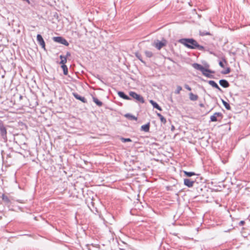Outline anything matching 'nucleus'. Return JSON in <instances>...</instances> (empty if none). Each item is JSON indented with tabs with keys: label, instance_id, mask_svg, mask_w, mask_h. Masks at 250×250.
<instances>
[{
	"label": "nucleus",
	"instance_id": "obj_37",
	"mask_svg": "<svg viewBox=\"0 0 250 250\" xmlns=\"http://www.w3.org/2000/svg\"><path fill=\"white\" fill-rule=\"evenodd\" d=\"M205 73H208V74H210V72H205Z\"/></svg>",
	"mask_w": 250,
	"mask_h": 250
},
{
	"label": "nucleus",
	"instance_id": "obj_35",
	"mask_svg": "<svg viewBox=\"0 0 250 250\" xmlns=\"http://www.w3.org/2000/svg\"><path fill=\"white\" fill-rule=\"evenodd\" d=\"M199 105H200V106H201V107H203V106H204V104H199Z\"/></svg>",
	"mask_w": 250,
	"mask_h": 250
},
{
	"label": "nucleus",
	"instance_id": "obj_32",
	"mask_svg": "<svg viewBox=\"0 0 250 250\" xmlns=\"http://www.w3.org/2000/svg\"><path fill=\"white\" fill-rule=\"evenodd\" d=\"M244 223H245L244 221H241L239 223V225L241 226L243 225L244 224Z\"/></svg>",
	"mask_w": 250,
	"mask_h": 250
},
{
	"label": "nucleus",
	"instance_id": "obj_4",
	"mask_svg": "<svg viewBox=\"0 0 250 250\" xmlns=\"http://www.w3.org/2000/svg\"><path fill=\"white\" fill-rule=\"evenodd\" d=\"M0 133L4 141H7V129L2 122H0Z\"/></svg>",
	"mask_w": 250,
	"mask_h": 250
},
{
	"label": "nucleus",
	"instance_id": "obj_7",
	"mask_svg": "<svg viewBox=\"0 0 250 250\" xmlns=\"http://www.w3.org/2000/svg\"><path fill=\"white\" fill-rule=\"evenodd\" d=\"M217 117H220L221 119L222 118V114L221 112H215L214 114L210 116L211 122H216L218 121Z\"/></svg>",
	"mask_w": 250,
	"mask_h": 250
},
{
	"label": "nucleus",
	"instance_id": "obj_10",
	"mask_svg": "<svg viewBox=\"0 0 250 250\" xmlns=\"http://www.w3.org/2000/svg\"><path fill=\"white\" fill-rule=\"evenodd\" d=\"M73 95L76 99L82 101L83 103H87V100L84 97L80 96L77 93H73Z\"/></svg>",
	"mask_w": 250,
	"mask_h": 250
},
{
	"label": "nucleus",
	"instance_id": "obj_13",
	"mask_svg": "<svg viewBox=\"0 0 250 250\" xmlns=\"http://www.w3.org/2000/svg\"><path fill=\"white\" fill-rule=\"evenodd\" d=\"M208 83L213 87L217 89L219 91H221V89L218 86V85L215 83V81L212 80H210L208 82Z\"/></svg>",
	"mask_w": 250,
	"mask_h": 250
},
{
	"label": "nucleus",
	"instance_id": "obj_29",
	"mask_svg": "<svg viewBox=\"0 0 250 250\" xmlns=\"http://www.w3.org/2000/svg\"><path fill=\"white\" fill-rule=\"evenodd\" d=\"M230 69L228 67L226 71L222 72V73L224 74H227L229 73L230 72Z\"/></svg>",
	"mask_w": 250,
	"mask_h": 250
},
{
	"label": "nucleus",
	"instance_id": "obj_33",
	"mask_svg": "<svg viewBox=\"0 0 250 250\" xmlns=\"http://www.w3.org/2000/svg\"><path fill=\"white\" fill-rule=\"evenodd\" d=\"M209 35V33L208 32H207V33H203V34H201V35L203 36V35Z\"/></svg>",
	"mask_w": 250,
	"mask_h": 250
},
{
	"label": "nucleus",
	"instance_id": "obj_39",
	"mask_svg": "<svg viewBox=\"0 0 250 250\" xmlns=\"http://www.w3.org/2000/svg\"><path fill=\"white\" fill-rule=\"evenodd\" d=\"M173 128H174V126H172V129H173Z\"/></svg>",
	"mask_w": 250,
	"mask_h": 250
},
{
	"label": "nucleus",
	"instance_id": "obj_24",
	"mask_svg": "<svg viewBox=\"0 0 250 250\" xmlns=\"http://www.w3.org/2000/svg\"><path fill=\"white\" fill-rule=\"evenodd\" d=\"M125 117L128 118L129 119H131V120H137V118L133 116V115H132L130 114H126L125 115Z\"/></svg>",
	"mask_w": 250,
	"mask_h": 250
},
{
	"label": "nucleus",
	"instance_id": "obj_28",
	"mask_svg": "<svg viewBox=\"0 0 250 250\" xmlns=\"http://www.w3.org/2000/svg\"><path fill=\"white\" fill-rule=\"evenodd\" d=\"M136 56L141 62H143L144 63H145V62L143 60L142 56L140 54H136Z\"/></svg>",
	"mask_w": 250,
	"mask_h": 250
},
{
	"label": "nucleus",
	"instance_id": "obj_15",
	"mask_svg": "<svg viewBox=\"0 0 250 250\" xmlns=\"http://www.w3.org/2000/svg\"><path fill=\"white\" fill-rule=\"evenodd\" d=\"M150 124L148 123L146 125H144L141 126V130H143L145 132H148L149 130Z\"/></svg>",
	"mask_w": 250,
	"mask_h": 250
},
{
	"label": "nucleus",
	"instance_id": "obj_27",
	"mask_svg": "<svg viewBox=\"0 0 250 250\" xmlns=\"http://www.w3.org/2000/svg\"><path fill=\"white\" fill-rule=\"evenodd\" d=\"M121 140L124 143L129 142L132 141V140L130 138H121Z\"/></svg>",
	"mask_w": 250,
	"mask_h": 250
},
{
	"label": "nucleus",
	"instance_id": "obj_38",
	"mask_svg": "<svg viewBox=\"0 0 250 250\" xmlns=\"http://www.w3.org/2000/svg\"><path fill=\"white\" fill-rule=\"evenodd\" d=\"M21 98H22V96H20V99H21Z\"/></svg>",
	"mask_w": 250,
	"mask_h": 250
},
{
	"label": "nucleus",
	"instance_id": "obj_5",
	"mask_svg": "<svg viewBox=\"0 0 250 250\" xmlns=\"http://www.w3.org/2000/svg\"><path fill=\"white\" fill-rule=\"evenodd\" d=\"M53 41L55 42L61 43L65 46H68L69 43L68 42L62 37H55L53 38Z\"/></svg>",
	"mask_w": 250,
	"mask_h": 250
},
{
	"label": "nucleus",
	"instance_id": "obj_17",
	"mask_svg": "<svg viewBox=\"0 0 250 250\" xmlns=\"http://www.w3.org/2000/svg\"><path fill=\"white\" fill-rule=\"evenodd\" d=\"M93 101L99 107L102 106L103 105V103L99 101L97 98L95 97H93Z\"/></svg>",
	"mask_w": 250,
	"mask_h": 250
},
{
	"label": "nucleus",
	"instance_id": "obj_21",
	"mask_svg": "<svg viewBox=\"0 0 250 250\" xmlns=\"http://www.w3.org/2000/svg\"><path fill=\"white\" fill-rule=\"evenodd\" d=\"M183 172H184V173L185 174V175L188 177H191L192 176L196 175L195 174V173H194L193 172H188L187 171H184Z\"/></svg>",
	"mask_w": 250,
	"mask_h": 250
},
{
	"label": "nucleus",
	"instance_id": "obj_36",
	"mask_svg": "<svg viewBox=\"0 0 250 250\" xmlns=\"http://www.w3.org/2000/svg\"><path fill=\"white\" fill-rule=\"evenodd\" d=\"M223 61H224V62L225 63H226V62H226V61L225 60V59H223Z\"/></svg>",
	"mask_w": 250,
	"mask_h": 250
},
{
	"label": "nucleus",
	"instance_id": "obj_11",
	"mask_svg": "<svg viewBox=\"0 0 250 250\" xmlns=\"http://www.w3.org/2000/svg\"><path fill=\"white\" fill-rule=\"evenodd\" d=\"M118 95L120 97H121L125 100H131V99L129 96L125 95L124 92L119 91V92H118Z\"/></svg>",
	"mask_w": 250,
	"mask_h": 250
},
{
	"label": "nucleus",
	"instance_id": "obj_16",
	"mask_svg": "<svg viewBox=\"0 0 250 250\" xmlns=\"http://www.w3.org/2000/svg\"><path fill=\"white\" fill-rule=\"evenodd\" d=\"M189 99L192 101H195L198 100V96L197 95H195L192 93H190L189 94Z\"/></svg>",
	"mask_w": 250,
	"mask_h": 250
},
{
	"label": "nucleus",
	"instance_id": "obj_8",
	"mask_svg": "<svg viewBox=\"0 0 250 250\" xmlns=\"http://www.w3.org/2000/svg\"><path fill=\"white\" fill-rule=\"evenodd\" d=\"M154 46H155L156 48H157L158 50H160L163 46L166 45V41L165 42H160L159 41H157L156 42H154L153 45Z\"/></svg>",
	"mask_w": 250,
	"mask_h": 250
},
{
	"label": "nucleus",
	"instance_id": "obj_19",
	"mask_svg": "<svg viewBox=\"0 0 250 250\" xmlns=\"http://www.w3.org/2000/svg\"><path fill=\"white\" fill-rule=\"evenodd\" d=\"M60 58L61 59V61L60 63L62 64V65H65V63L67 62L66 57L63 56L62 55H61L60 56Z\"/></svg>",
	"mask_w": 250,
	"mask_h": 250
},
{
	"label": "nucleus",
	"instance_id": "obj_12",
	"mask_svg": "<svg viewBox=\"0 0 250 250\" xmlns=\"http://www.w3.org/2000/svg\"><path fill=\"white\" fill-rule=\"evenodd\" d=\"M219 84L224 88H227L229 86V82L224 79L220 80L219 81Z\"/></svg>",
	"mask_w": 250,
	"mask_h": 250
},
{
	"label": "nucleus",
	"instance_id": "obj_3",
	"mask_svg": "<svg viewBox=\"0 0 250 250\" xmlns=\"http://www.w3.org/2000/svg\"><path fill=\"white\" fill-rule=\"evenodd\" d=\"M129 95L132 98L135 99L137 102H140V103L142 104L145 103L144 98L141 95L137 94V93L134 91H130L129 92Z\"/></svg>",
	"mask_w": 250,
	"mask_h": 250
},
{
	"label": "nucleus",
	"instance_id": "obj_22",
	"mask_svg": "<svg viewBox=\"0 0 250 250\" xmlns=\"http://www.w3.org/2000/svg\"><path fill=\"white\" fill-rule=\"evenodd\" d=\"M222 103L225 108L228 109L229 110L230 109V106L229 103H228L227 102L225 101L224 100H222Z\"/></svg>",
	"mask_w": 250,
	"mask_h": 250
},
{
	"label": "nucleus",
	"instance_id": "obj_18",
	"mask_svg": "<svg viewBox=\"0 0 250 250\" xmlns=\"http://www.w3.org/2000/svg\"><path fill=\"white\" fill-rule=\"evenodd\" d=\"M157 115L158 117H159L160 120H161V122L162 124H165L167 122V120L166 119V118L163 116H162L160 113H157Z\"/></svg>",
	"mask_w": 250,
	"mask_h": 250
},
{
	"label": "nucleus",
	"instance_id": "obj_30",
	"mask_svg": "<svg viewBox=\"0 0 250 250\" xmlns=\"http://www.w3.org/2000/svg\"><path fill=\"white\" fill-rule=\"evenodd\" d=\"M184 86H185V88H186L188 91H190L191 90V87L188 84H185Z\"/></svg>",
	"mask_w": 250,
	"mask_h": 250
},
{
	"label": "nucleus",
	"instance_id": "obj_23",
	"mask_svg": "<svg viewBox=\"0 0 250 250\" xmlns=\"http://www.w3.org/2000/svg\"><path fill=\"white\" fill-rule=\"evenodd\" d=\"M61 67H62V70H63V74L65 75H67V74H68V68H67V66L66 65H62Z\"/></svg>",
	"mask_w": 250,
	"mask_h": 250
},
{
	"label": "nucleus",
	"instance_id": "obj_9",
	"mask_svg": "<svg viewBox=\"0 0 250 250\" xmlns=\"http://www.w3.org/2000/svg\"><path fill=\"white\" fill-rule=\"evenodd\" d=\"M195 182V181L191 180L190 179H184V184L185 186H187L188 188H191L193 187V184Z\"/></svg>",
	"mask_w": 250,
	"mask_h": 250
},
{
	"label": "nucleus",
	"instance_id": "obj_31",
	"mask_svg": "<svg viewBox=\"0 0 250 250\" xmlns=\"http://www.w3.org/2000/svg\"><path fill=\"white\" fill-rule=\"evenodd\" d=\"M219 65L222 67V68H224L225 67V65L224 64V63L222 61H220L219 62Z\"/></svg>",
	"mask_w": 250,
	"mask_h": 250
},
{
	"label": "nucleus",
	"instance_id": "obj_25",
	"mask_svg": "<svg viewBox=\"0 0 250 250\" xmlns=\"http://www.w3.org/2000/svg\"><path fill=\"white\" fill-rule=\"evenodd\" d=\"M145 53V55H146V56L148 58H151L153 56V53L151 51H146Z\"/></svg>",
	"mask_w": 250,
	"mask_h": 250
},
{
	"label": "nucleus",
	"instance_id": "obj_20",
	"mask_svg": "<svg viewBox=\"0 0 250 250\" xmlns=\"http://www.w3.org/2000/svg\"><path fill=\"white\" fill-rule=\"evenodd\" d=\"M2 199L3 200V201L5 202L7 204H9L10 203V199H9V198L5 195L4 194H2Z\"/></svg>",
	"mask_w": 250,
	"mask_h": 250
},
{
	"label": "nucleus",
	"instance_id": "obj_2",
	"mask_svg": "<svg viewBox=\"0 0 250 250\" xmlns=\"http://www.w3.org/2000/svg\"><path fill=\"white\" fill-rule=\"evenodd\" d=\"M193 67L201 71L203 74V75L209 78H214L213 75L211 74H209L208 73H205V72H208L210 73H214V71H212L210 69H207L205 68L204 66H203L202 65L197 63H194L192 64Z\"/></svg>",
	"mask_w": 250,
	"mask_h": 250
},
{
	"label": "nucleus",
	"instance_id": "obj_14",
	"mask_svg": "<svg viewBox=\"0 0 250 250\" xmlns=\"http://www.w3.org/2000/svg\"><path fill=\"white\" fill-rule=\"evenodd\" d=\"M150 103L152 105L154 108L157 109L160 111H162V108L158 105V104L152 100H150Z\"/></svg>",
	"mask_w": 250,
	"mask_h": 250
},
{
	"label": "nucleus",
	"instance_id": "obj_1",
	"mask_svg": "<svg viewBox=\"0 0 250 250\" xmlns=\"http://www.w3.org/2000/svg\"><path fill=\"white\" fill-rule=\"evenodd\" d=\"M179 42L189 49H197L199 50H204V47L199 45L193 39L184 38L179 40Z\"/></svg>",
	"mask_w": 250,
	"mask_h": 250
},
{
	"label": "nucleus",
	"instance_id": "obj_34",
	"mask_svg": "<svg viewBox=\"0 0 250 250\" xmlns=\"http://www.w3.org/2000/svg\"><path fill=\"white\" fill-rule=\"evenodd\" d=\"M70 56V53L68 52H67L66 57H67V56Z\"/></svg>",
	"mask_w": 250,
	"mask_h": 250
},
{
	"label": "nucleus",
	"instance_id": "obj_26",
	"mask_svg": "<svg viewBox=\"0 0 250 250\" xmlns=\"http://www.w3.org/2000/svg\"><path fill=\"white\" fill-rule=\"evenodd\" d=\"M182 90V87L180 85H178V86H177L176 89L174 92L176 94H179Z\"/></svg>",
	"mask_w": 250,
	"mask_h": 250
},
{
	"label": "nucleus",
	"instance_id": "obj_6",
	"mask_svg": "<svg viewBox=\"0 0 250 250\" xmlns=\"http://www.w3.org/2000/svg\"><path fill=\"white\" fill-rule=\"evenodd\" d=\"M37 40L38 43L42 46V47L45 50V44L42 36L40 34H38L37 36Z\"/></svg>",
	"mask_w": 250,
	"mask_h": 250
}]
</instances>
